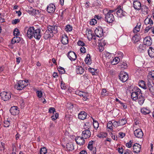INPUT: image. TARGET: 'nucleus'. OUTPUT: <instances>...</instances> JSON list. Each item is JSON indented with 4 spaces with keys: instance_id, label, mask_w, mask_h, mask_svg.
I'll use <instances>...</instances> for the list:
<instances>
[{
    "instance_id": "obj_1",
    "label": "nucleus",
    "mask_w": 154,
    "mask_h": 154,
    "mask_svg": "<svg viewBox=\"0 0 154 154\" xmlns=\"http://www.w3.org/2000/svg\"><path fill=\"white\" fill-rule=\"evenodd\" d=\"M140 95H141V90L139 88H136L135 91L132 93L131 98L133 100H136L137 99Z\"/></svg>"
},
{
    "instance_id": "obj_2",
    "label": "nucleus",
    "mask_w": 154,
    "mask_h": 154,
    "mask_svg": "<svg viewBox=\"0 0 154 154\" xmlns=\"http://www.w3.org/2000/svg\"><path fill=\"white\" fill-rule=\"evenodd\" d=\"M26 31V35L30 39L33 37L34 33L35 32V29L33 27H26L25 28V31Z\"/></svg>"
},
{
    "instance_id": "obj_3",
    "label": "nucleus",
    "mask_w": 154,
    "mask_h": 154,
    "mask_svg": "<svg viewBox=\"0 0 154 154\" xmlns=\"http://www.w3.org/2000/svg\"><path fill=\"white\" fill-rule=\"evenodd\" d=\"M27 82L25 81L20 80L15 85V88L18 90H21L27 85Z\"/></svg>"
},
{
    "instance_id": "obj_4",
    "label": "nucleus",
    "mask_w": 154,
    "mask_h": 154,
    "mask_svg": "<svg viewBox=\"0 0 154 154\" xmlns=\"http://www.w3.org/2000/svg\"><path fill=\"white\" fill-rule=\"evenodd\" d=\"M0 95L2 99L5 101L8 100L11 97V93L10 92H2Z\"/></svg>"
},
{
    "instance_id": "obj_5",
    "label": "nucleus",
    "mask_w": 154,
    "mask_h": 154,
    "mask_svg": "<svg viewBox=\"0 0 154 154\" xmlns=\"http://www.w3.org/2000/svg\"><path fill=\"white\" fill-rule=\"evenodd\" d=\"M120 80L123 82H125L128 79V74L124 72L121 71L119 75Z\"/></svg>"
},
{
    "instance_id": "obj_6",
    "label": "nucleus",
    "mask_w": 154,
    "mask_h": 154,
    "mask_svg": "<svg viewBox=\"0 0 154 154\" xmlns=\"http://www.w3.org/2000/svg\"><path fill=\"white\" fill-rule=\"evenodd\" d=\"M96 36L100 37H102L103 34V29L101 27L98 26L94 30Z\"/></svg>"
},
{
    "instance_id": "obj_7",
    "label": "nucleus",
    "mask_w": 154,
    "mask_h": 154,
    "mask_svg": "<svg viewBox=\"0 0 154 154\" xmlns=\"http://www.w3.org/2000/svg\"><path fill=\"white\" fill-rule=\"evenodd\" d=\"M135 136L138 138H141L143 136V133L141 129H136L134 131Z\"/></svg>"
},
{
    "instance_id": "obj_8",
    "label": "nucleus",
    "mask_w": 154,
    "mask_h": 154,
    "mask_svg": "<svg viewBox=\"0 0 154 154\" xmlns=\"http://www.w3.org/2000/svg\"><path fill=\"white\" fill-rule=\"evenodd\" d=\"M105 19L106 21L109 23H112L114 20L113 14L110 13H107L105 15Z\"/></svg>"
},
{
    "instance_id": "obj_9",
    "label": "nucleus",
    "mask_w": 154,
    "mask_h": 154,
    "mask_svg": "<svg viewBox=\"0 0 154 154\" xmlns=\"http://www.w3.org/2000/svg\"><path fill=\"white\" fill-rule=\"evenodd\" d=\"M84 138L82 137L78 136L76 137L75 139V141L76 143L79 145H83L85 143V140Z\"/></svg>"
},
{
    "instance_id": "obj_10",
    "label": "nucleus",
    "mask_w": 154,
    "mask_h": 154,
    "mask_svg": "<svg viewBox=\"0 0 154 154\" xmlns=\"http://www.w3.org/2000/svg\"><path fill=\"white\" fill-rule=\"evenodd\" d=\"M143 44L147 46H149L152 44V40L150 36H146L143 40Z\"/></svg>"
},
{
    "instance_id": "obj_11",
    "label": "nucleus",
    "mask_w": 154,
    "mask_h": 154,
    "mask_svg": "<svg viewBox=\"0 0 154 154\" xmlns=\"http://www.w3.org/2000/svg\"><path fill=\"white\" fill-rule=\"evenodd\" d=\"M89 128H88L89 129ZM91 135V133L89 130L86 129L82 131V136L85 138L86 139L89 138Z\"/></svg>"
},
{
    "instance_id": "obj_12",
    "label": "nucleus",
    "mask_w": 154,
    "mask_h": 154,
    "mask_svg": "<svg viewBox=\"0 0 154 154\" xmlns=\"http://www.w3.org/2000/svg\"><path fill=\"white\" fill-rule=\"evenodd\" d=\"M40 32L41 30L39 29H37L35 30L33 37H34L35 38L37 39H39L41 37Z\"/></svg>"
},
{
    "instance_id": "obj_13",
    "label": "nucleus",
    "mask_w": 154,
    "mask_h": 154,
    "mask_svg": "<svg viewBox=\"0 0 154 154\" xmlns=\"http://www.w3.org/2000/svg\"><path fill=\"white\" fill-rule=\"evenodd\" d=\"M133 5L134 9L137 10L139 11L141 9V4L138 1L136 0L134 1Z\"/></svg>"
},
{
    "instance_id": "obj_14",
    "label": "nucleus",
    "mask_w": 154,
    "mask_h": 154,
    "mask_svg": "<svg viewBox=\"0 0 154 154\" xmlns=\"http://www.w3.org/2000/svg\"><path fill=\"white\" fill-rule=\"evenodd\" d=\"M55 10V7L54 5L52 4H49L47 7V10L49 13H54Z\"/></svg>"
},
{
    "instance_id": "obj_15",
    "label": "nucleus",
    "mask_w": 154,
    "mask_h": 154,
    "mask_svg": "<svg viewBox=\"0 0 154 154\" xmlns=\"http://www.w3.org/2000/svg\"><path fill=\"white\" fill-rule=\"evenodd\" d=\"M10 112L11 114L13 115H16L19 113V110L18 107L16 106L12 107L10 109Z\"/></svg>"
},
{
    "instance_id": "obj_16",
    "label": "nucleus",
    "mask_w": 154,
    "mask_h": 154,
    "mask_svg": "<svg viewBox=\"0 0 154 154\" xmlns=\"http://www.w3.org/2000/svg\"><path fill=\"white\" fill-rule=\"evenodd\" d=\"M86 35L87 38L89 40H91L92 39H95V36L94 35L92 31L90 29L87 30L86 31Z\"/></svg>"
},
{
    "instance_id": "obj_17",
    "label": "nucleus",
    "mask_w": 154,
    "mask_h": 154,
    "mask_svg": "<svg viewBox=\"0 0 154 154\" xmlns=\"http://www.w3.org/2000/svg\"><path fill=\"white\" fill-rule=\"evenodd\" d=\"M141 146L138 143L135 144L133 146V151L135 153H139L140 150Z\"/></svg>"
},
{
    "instance_id": "obj_18",
    "label": "nucleus",
    "mask_w": 154,
    "mask_h": 154,
    "mask_svg": "<svg viewBox=\"0 0 154 154\" xmlns=\"http://www.w3.org/2000/svg\"><path fill=\"white\" fill-rule=\"evenodd\" d=\"M68 58L71 61H74L76 58V56L74 52L70 51L68 53Z\"/></svg>"
},
{
    "instance_id": "obj_19",
    "label": "nucleus",
    "mask_w": 154,
    "mask_h": 154,
    "mask_svg": "<svg viewBox=\"0 0 154 154\" xmlns=\"http://www.w3.org/2000/svg\"><path fill=\"white\" fill-rule=\"evenodd\" d=\"M48 29L52 34L53 33L55 34L57 32V26H49L48 27Z\"/></svg>"
},
{
    "instance_id": "obj_20",
    "label": "nucleus",
    "mask_w": 154,
    "mask_h": 154,
    "mask_svg": "<svg viewBox=\"0 0 154 154\" xmlns=\"http://www.w3.org/2000/svg\"><path fill=\"white\" fill-rule=\"evenodd\" d=\"M116 14L118 17H122L125 16V12L120 8L117 11Z\"/></svg>"
},
{
    "instance_id": "obj_21",
    "label": "nucleus",
    "mask_w": 154,
    "mask_h": 154,
    "mask_svg": "<svg viewBox=\"0 0 154 154\" xmlns=\"http://www.w3.org/2000/svg\"><path fill=\"white\" fill-rule=\"evenodd\" d=\"M141 112L142 114L146 115L149 114L151 112L149 109L147 107H144L141 109Z\"/></svg>"
},
{
    "instance_id": "obj_22",
    "label": "nucleus",
    "mask_w": 154,
    "mask_h": 154,
    "mask_svg": "<svg viewBox=\"0 0 154 154\" xmlns=\"http://www.w3.org/2000/svg\"><path fill=\"white\" fill-rule=\"evenodd\" d=\"M87 116V113L85 112L81 111L79 114L78 118L80 119L84 120L86 118Z\"/></svg>"
},
{
    "instance_id": "obj_23",
    "label": "nucleus",
    "mask_w": 154,
    "mask_h": 154,
    "mask_svg": "<svg viewBox=\"0 0 154 154\" xmlns=\"http://www.w3.org/2000/svg\"><path fill=\"white\" fill-rule=\"evenodd\" d=\"M53 34L50 32V31L48 29L45 31L44 36V38L45 39H47L48 38L53 37Z\"/></svg>"
},
{
    "instance_id": "obj_24",
    "label": "nucleus",
    "mask_w": 154,
    "mask_h": 154,
    "mask_svg": "<svg viewBox=\"0 0 154 154\" xmlns=\"http://www.w3.org/2000/svg\"><path fill=\"white\" fill-rule=\"evenodd\" d=\"M84 69L81 66H78L76 67V72L78 74H82L84 72Z\"/></svg>"
},
{
    "instance_id": "obj_25",
    "label": "nucleus",
    "mask_w": 154,
    "mask_h": 154,
    "mask_svg": "<svg viewBox=\"0 0 154 154\" xmlns=\"http://www.w3.org/2000/svg\"><path fill=\"white\" fill-rule=\"evenodd\" d=\"M120 61V58L118 57H116L114 58H113L112 60L110 61V63L113 65H116Z\"/></svg>"
},
{
    "instance_id": "obj_26",
    "label": "nucleus",
    "mask_w": 154,
    "mask_h": 154,
    "mask_svg": "<svg viewBox=\"0 0 154 154\" xmlns=\"http://www.w3.org/2000/svg\"><path fill=\"white\" fill-rule=\"evenodd\" d=\"M85 61L86 64L88 65H90L91 63V59L90 56L89 54H87L85 58Z\"/></svg>"
},
{
    "instance_id": "obj_27",
    "label": "nucleus",
    "mask_w": 154,
    "mask_h": 154,
    "mask_svg": "<svg viewBox=\"0 0 154 154\" xmlns=\"http://www.w3.org/2000/svg\"><path fill=\"white\" fill-rule=\"evenodd\" d=\"M148 52L149 56L152 58L154 57V49L152 47H150L149 49L148 50Z\"/></svg>"
},
{
    "instance_id": "obj_28",
    "label": "nucleus",
    "mask_w": 154,
    "mask_h": 154,
    "mask_svg": "<svg viewBox=\"0 0 154 154\" xmlns=\"http://www.w3.org/2000/svg\"><path fill=\"white\" fill-rule=\"evenodd\" d=\"M144 23L146 25H150L152 26L153 24V22L152 20L150 18L147 17L146 18L144 21Z\"/></svg>"
},
{
    "instance_id": "obj_29",
    "label": "nucleus",
    "mask_w": 154,
    "mask_h": 154,
    "mask_svg": "<svg viewBox=\"0 0 154 154\" xmlns=\"http://www.w3.org/2000/svg\"><path fill=\"white\" fill-rule=\"evenodd\" d=\"M141 24L140 23H138L137 26L133 29V32L134 33H137L140 31Z\"/></svg>"
},
{
    "instance_id": "obj_30",
    "label": "nucleus",
    "mask_w": 154,
    "mask_h": 154,
    "mask_svg": "<svg viewBox=\"0 0 154 154\" xmlns=\"http://www.w3.org/2000/svg\"><path fill=\"white\" fill-rule=\"evenodd\" d=\"M137 99H138V103L140 105H142L143 104L145 100V98L142 96V93L141 95H140Z\"/></svg>"
},
{
    "instance_id": "obj_31",
    "label": "nucleus",
    "mask_w": 154,
    "mask_h": 154,
    "mask_svg": "<svg viewBox=\"0 0 154 154\" xmlns=\"http://www.w3.org/2000/svg\"><path fill=\"white\" fill-rule=\"evenodd\" d=\"M142 13L145 15L148 14V8L146 5H143L141 7Z\"/></svg>"
},
{
    "instance_id": "obj_32",
    "label": "nucleus",
    "mask_w": 154,
    "mask_h": 154,
    "mask_svg": "<svg viewBox=\"0 0 154 154\" xmlns=\"http://www.w3.org/2000/svg\"><path fill=\"white\" fill-rule=\"evenodd\" d=\"M139 85L140 87L143 88L144 89H147V87L144 81L143 80H141L139 82Z\"/></svg>"
},
{
    "instance_id": "obj_33",
    "label": "nucleus",
    "mask_w": 154,
    "mask_h": 154,
    "mask_svg": "<svg viewBox=\"0 0 154 154\" xmlns=\"http://www.w3.org/2000/svg\"><path fill=\"white\" fill-rule=\"evenodd\" d=\"M61 42L62 44L64 45L67 44V36L66 34H64L62 36Z\"/></svg>"
},
{
    "instance_id": "obj_34",
    "label": "nucleus",
    "mask_w": 154,
    "mask_h": 154,
    "mask_svg": "<svg viewBox=\"0 0 154 154\" xmlns=\"http://www.w3.org/2000/svg\"><path fill=\"white\" fill-rule=\"evenodd\" d=\"M20 37L16 36L14 37L11 40V42L12 44H14L16 43H18L20 41Z\"/></svg>"
},
{
    "instance_id": "obj_35",
    "label": "nucleus",
    "mask_w": 154,
    "mask_h": 154,
    "mask_svg": "<svg viewBox=\"0 0 154 154\" xmlns=\"http://www.w3.org/2000/svg\"><path fill=\"white\" fill-rule=\"evenodd\" d=\"M97 136L99 138H103L107 137V134L105 132H101L97 135Z\"/></svg>"
},
{
    "instance_id": "obj_36",
    "label": "nucleus",
    "mask_w": 154,
    "mask_h": 154,
    "mask_svg": "<svg viewBox=\"0 0 154 154\" xmlns=\"http://www.w3.org/2000/svg\"><path fill=\"white\" fill-rule=\"evenodd\" d=\"M145 49V47L142 44L140 45L138 48V51L140 52H143Z\"/></svg>"
},
{
    "instance_id": "obj_37",
    "label": "nucleus",
    "mask_w": 154,
    "mask_h": 154,
    "mask_svg": "<svg viewBox=\"0 0 154 154\" xmlns=\"http://www.w3.org/2000/svg\"><path fill=\"white\" fill-rule=\"evenodd\" d=\"M132 40L134 43H136L139 40V37L138 35H135L132 38Z\"/></svg>"
},
{
    "instance_id": "obj_38",
    "label": "nucleus",
    "mask_w": 154,
    "mask_h": 154,
    "mask_svg": "<svg viewBox=\"0 0 154 154\" xmlns=\"http://www.w3.org/2000/svg\"><path fill=\"white\" fill-rule=\"evenodd\" d=\"M153 83L152 82H148L147 83V86L149 87V90L150 91H152L153 89Z\"/></svg>"
},
{
    "instance_id": "obj_39",
    "label": "nucleus",
    "mask_w": 154,
    "mask_h": 154,
    "mask_svg": "<svg viewBox=\"0 0 154 154\" xmlns=\"http://www.w3.org/2000/svg\"><path fill=\"white\" fill-rule=\"evenodd\" d=\"M92 119L93 120L94 127L95 130H97L99 127V123L97 121L94 120L93 118H92Z\"/></svg>"
},
{
    "instance_id": "obj_40",
    "label": "nucleus",
    "mask_w": 154,
    "mask_h": 154,
    "mask_svg": "<svg viewBox=\"0 0 154 154\" xmlns=\"http://www.w3.org/2000/svg\"><path fill=\"white\" fill-rule=\"evenodd\" d=\"M93 141H90L88 144V148L89 150L92 151V150H93V148H95V147H93Z\"/></svg>"
},
{
    "instance_id": "obj_41",
    "label": "nucleus",
    "mask_w": 154,
    "mask_h": 154,
    "mask_svg": "<svg viewBox=\"0 0 154 154\" xmlns=\"http://www.w3.org/2000/svg\"><path fill=\"white\" fill-rule=\"evenodd\" d=\"M89 96V94L88 93L84 92L83 95L81 97H83L82 99L86 101L88 100V97Z\"/></svg>"
},
{
    "instance_id": "obj_42",
    "label": "nucleus",
    "mask_w": 154,
    "mask_h": 154,
    "mask_svg": "<svg viewBox=\"0 0 154 154\" xmlns=\"http://www.w3.org/2000/svg\"><path fill=\"white\" fill-rule=\"evenodd\" d=\"M10 120L8 119L7 120H5L4 121V126L5 127H8L10 125Z\"/></svg>"
},
{
    "instance_id": "obj_43",
    "label": "nucleus",
    "mask_w": 154,
    "mask_h": 154,
    "mask_svg": "<svg viewBox=\"0 0 154 154\" xmlns=\"http://www.w3.org/2000/svg\"><path fill=\"white\" fill-rule=\"evenodd\" d=\"M120 126H123L127 123V121L125 119H122L119 121Z\"/></svg>"
},
{
    "instance_id": "obj_44",
    "label": "nucleus",
    "mask_w": 154,
    "mask_h": 154,
    "mask_svg": "<svg viewBox=\"0 0 154 154\" xmlns=\"http://www.w3.org/2000/svg\"><path fill=\"white\" fill-rule=\"evenodd\" d=\"M74 149V147L72 143H68V151H72Z\"/></svg>"
},
{
    "instance_id": "obj_45",
    "label": "nucleus",
    "mask_w": 154,
    "mask_h": 154,
    "mask_svg": "<svg viewBox=\"0 0 154 154\" xmlns=\"http://www.w3.org/2000/svg\"><path fill=\"white\" fill-rule=\"evenodd\" d=\"M148 77L149 79L154 78V71H152L149 72Z\"/></svg>"
},
{
    "instance_id": "obj_46",
    "label": "nucleus",
    "mask_w": 154,
    "mask_h": 154,
    "mask_svg": "<svg viewBox=\"0 0 154 154\" xmlns=\"http://www.w3.org/2000/svg\"><path fill=\"white\" fill-rule=\"evenodd\" d=\"M121 68H126L127 67V65L125 62H123L119 65Z\"/></svg>"
},
{
    "instance_id": "obj_47",
    "label": "nucleus",
    "mask_w": 154,
    "mask_h": 154,
    "mask_svg": "<svg viewBox=\"0 0 154 154\" xmlns=\"http://www.w3.org/2000/svg\"><path fill=\"white\" fill-rule=\"evenodd\" d=\"M106 42H105L104 39H102L99 43V45L102 47L105 46L106 44Z\"/></svg>"
},
{
    "instance_id": "obj_48",
    "label": "nucleus",
    "mask_w": 154,
    "mask_h": 154,
    "mask_svg": "<svg viewBox=\"0 0 154 154\" xmlns=\"http://www.w3.org/2000/svg\"><path fill=\"white\" fill-rule=\"evenodd\" d=\"M113 124L111 121H109L107 124V128L110 130H111L112 128Z\"/></svg>"
},
{
    "instance_id": "obj_49",
    "label": "nucleus",
    "mask_w": 154,
    "mask_h": 154,
    "mask_svg": "<svg viewBox=\"0 0 154 154\" xmlns=\"http://www.w3.org/2000/svg\"><path fill=\"white\" fill-rule=\"evenodd\" d=\"M101 94L103 96H106L108 95V93L107 92V91L106 89H103L101 92Z\"/></svg>"
},
{
    "instance_id": "obj_50",
    "label": "nucleus",
    "mask_w": 154,
    "mask_h": 154,
    "mask_svg": "<svg viewBox=\"0 0 154 154\" xmlns=\"http://www.w3.org/2000/svg\"><path fill=\"white\" fill-rule=\"evenodd\" d=\"M58 114L57 113H56L55 114H54L51 116V119L53 121L55 120L56 119H57L58 117Z\"/></svg>"
},
{
    "instance_id": "obj_51",
    "label": "nucleus",
    "mask_w": 154,
    "mask_h": 154,
    "mask_svg": "<svg viewBox=\"0 0 154 154\" xmlns=\"http://www.w3.org/2000/svg\"><path fill=\"white\" fill-rule=\"evenodd\" d=\"M47 153V150L45 147H43L41 149L40 151V154H45Z\"/></svg>"
},
{
    "instance_id": "obj_52",
    "label": "nucleus",
    "mask_w": 154,
    "mask_h": 154,
    "mask_svg": "<svg viewBox=\"0 0 154 154\" xmlns=\"http://www.w3.org/2000/svg\"><path fill=\"white\" fill-rule=\"evenodd\" d=\"M20 32L18 29L16 28L14 31V36H18L19 35Z\"/></svg>"
},
{
    "instance_id": "obj_53",
    "label": "nucleus",
    "mask_w": 154,
    "mask_h": 154,
    "mask_svg": "<svg viewBox=\"0 0 154 154\" xmlns=\"http://www.w3.org/2000/svg\"><path fill=\"white\" fill-rule=\"evenodd\" d=\"M97 21L96 19H93L90 21V23L91 25H94L96 24Z\"/></svg>"
},
{
    "instance_id": "obj_54",
    "label": "nucleus",
    "mask_w": 154,
    "mask_h": 154,
    "mask_svg": "<svg viewBox=\"0 0 154 154\" xmlns=\"http://www.w3.org/2000/svg\"><path fill=\"white\" fill-rule=\"evenodd\" d=\"M36 93L38 97L40 98L42 97L43 93L42 91H36Z\"/></svg>"
},
{
    "instance_id": "obj_55",
    "label": "nucleus",
    "mask_w": 154,
    "mask_h": 154,
    "mask_svg": "<svg viewBox=\"0 0 154 154\" xmlns=\"http://www.w3.org/2000/svg\"><path fill=\"white\" fill-rule=\"evenodd\" d=\"M88 71L92 73V75H94L95 74V72L96 71L97 69H95L93 68H88Z\"/></svg>"
},
{
    "instance_id": "obj_56",
    "label": "nucleus",
    "mask_w": 154,
    "mask_h": 154,
    "mask_svg": "<svg viewBox=\"0 0 154 154\" xmlns=\"http://www.w3.org/2000/svg\"><path fill=\"white\" fill-rule=\"evenodd\" d=\"M133 143V141L132 140H130L126 144V146L128 148H131V147Z\"/></svg>"
},
{
    "instance_id": "obj_57",
    "label": "nucleus",
    "mask_w": 154,
    "mask_h": 154,
    "mask_svg": "<svg viewBox=\"0 0 154 154\" xmlns=\"http://www.w3.org/2000/svg\"><path fill=\"white\" fill-rule=\"evenodd\" d=\"M77 44L79 46H80L82 47H84L85 45V43L83 41L81 40H79Z\"/></svg>"
},
{
    "instance_id": "obj_58",
    "label": "nucleus",
    "mask_w": 154,
    "mask_h": 154,
    "mask_svg": "<svg viewBox=\"0 0 154 154\" xmlns=\"http://www.w3.org/2000/svg\"><path fill=\"white\" fill-rule=\"evenodd\" d=\"M58 71L62 74H64L65 73V71L63 68L60 66L58 68Z\"/></svg>"
},
{
    "instance_id": "obj_59",
    "label": "nucleus",
    "mask_w": 154,
    "mask_h": 154,
    "mask_svg": "<svg viewBox=\"0 0 154 154\" xmlns=\"http://www.w3.org/2000/svg\"><path fill=\"white\" fill-rule=\"evenodd\" d=\"M4 143L2 142H0V150H4L5 149Z\"/></svg>"
},
{
    "instance_id": "obj_60",
    "label": "nucleus",
    "mask_w": 154,
    "mask_h": 154,
    "mask_svg": "<svg viewBox=\"0 0 154 154\" xmlns=\"http://www.w3.org/2000/svg\"><path fill=\"white\" fill-rule=\"evenodd\" d=\"M104 55L106 57L108 58V59L110 58L111 57V54L109 52L105 53L104 54Z\"/></svg>"
},
{
    "instance_id": "obj_61",
    "label": "nucleus",
    "mask_w": 154,
    "mask_h": 154,
    "mask_svg": "<svg viewBox=\"0 0 154 154\" xmlns=\"http://www.w3.org/2000/svg\"><path fill=\"white\" fill-rule=\"evenodd\" d=\"M119 122L115 121L112 123L113 126L115 127H117L120 126Z\"/></svg>"
},
{
    "instance_id": "obj_62",
    "label": "nucleus",
    "mask_w": 154,
    "mask_h": 154,
    "mask_svg": "<svg viewBox=\"0 0 154 154\" xmlns=\"http://www.w3.org/2000/svg\"><path fill=\"white\" fill-rule=\"evenodd\" d=\"M55 112V109L54 107H50L49 109V112L50 113H53L54 114V112Z\"/></svg>"
},
{
    "instance_id": "obj_63",
    "label": "nucleus",
    "mask_w": 154,
    "mask_h": 154,
    "mask_svg": "<svg viewBox=\"0 0 154 154\" xmlns=\"http://www.w3.org/2000/svg\"><path fill=\"white\" fill-rule=\"evenodd\" d=\"M80 51L82 53H84L86 52V50L84 47H82L80 48Z\"/></svg>"
},
{
    "instance_id": "obj_64",
    "label": "nucleus",
    "mask_w": 154,
    "mask_h": 154,
    "mask_svg": "<svg viewBox=\"0 0 154 154\" xmlns=\"http://www.w3.org/2000/svg\"><path fill=\"white\" fill-rule=\"evenodd\" d=\"M119 137L121 138H123L125 136V133H124L122 132H120L119 133Z\"/></svg>"
}]
</instances>
